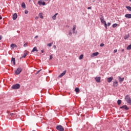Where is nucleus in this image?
<instances>
[{
	"mask_svg": "<svg viewBox=\"0 0 131 131\" xmlns=\"http://www.w3.org/2000/svg\"><path fill=\"white\" fill-rule=\"evenodd\" d=\"M88 10H92V7H88Z\"/></svg>",
	"mask_w": 131,
	"mask_h": 131,
	"instance_id": "79ce46f5",
	"label": "nucleus"
},
{
	"mask_svg": "<svg viewBox=\"0 0 131 131\" xmlns=\"http://www.w3.org/2000/svg\"><path fill=\"white\" fill-rule=\"evenodd\" d=\"M10 47L12 49H14V48H16V47H17V46H16V45H15V44H11Z\"/></svg>",
	"mask_w": 131,
	"mask_h": 131,
	"instance_id": "412c9836",
	"label": "nucleus"
},
{
	"mask_svg": "<svg viewBox=\"0 0 131 131\" xmlns=\"http://www.w3.org/2000/svg\"><path fill=\"white\" fill-rule=\"evenodd\" d=\"M22 71V69H21V68H18L15 71V74H16L17 75H18V74H20V73Z\"/></svg>",
	"mask_w": 131,
	"mask_h": 131,
	"instance_id": "20e7f679",
	"label": "nucleus"
},
{
	"mask_svg": "<svg viewBox=\"0 0 131 131\" xmlns=\"http://www.w3.org/2000/svg\"><path fill=\"white\" fill-rule=\"evenodd\" d=\"M120 109H125V110H128L129 108L127 107L126 105H123L122 106L120 107Z\"/></svg>",
	"mask_w": 131,
	"mask_h": 131,
	"instance_id": "423d86ee",
	"label": "nucleus"
},
{
	"mask_svg": "<svg viewBox=\"0 0 131 131\" xmlns=\"http://www.w3.org/2000/svg\"><path fill=\"white\" fill-rule=\"evenodd\" d=\"M75 91L76 93H79V88H75Z\"/></svg>",
	"mask_w": 131,
	"mask_h": 131,
	"instance_id": "4be33fe9",
	"label": "nucleus"
},
{
	"mask_svg": "<svg viewBox=\"0 0 131 131\" xmlns=\"http://www.w3.org/2000/svg\"><path fill=\"white\" fill-rule=\"evenodd\" d=\"M53 47H54V49H56V46H55V45L53 46Z\"/></svg>",
	"mask_w": 131,
	"mask_h": 131,
	"instance_id": "09e8293b",
	"label": "nucleus"
},
{
	"mask_svg": "<svg viewBox=\"0 0 131 131\" xmlns=\"http://www.w3.org/2000/svg\"><path fill=\"white\" fill-rule=\"evenodd\" d=\"M42 5L45 6L46 5V2H42Z\"/></svg>",
	"mask_w": 131,
	"mask_h": 131,
	"instance_id": "4c0bfd02",
	"label": "nucleus"
},
{
	"mask_svg": "<svg viewBox=\"0 0 131 131\" xmlns=\"http://www.w3.org/2000/svg\"><path fill=\"white\" fill-rule=\"evenodd\" d=\"M117 104H118V105H120L121 104V100H118L117 101Z\"/></svg>",
	"mask_w": 131,
	"mask_h": 131,
	"instance_id": "cd10ccee",
	"label": "nucleus"
},
{
	"mask_svg": "<svg viewBox=\"0 0 131 131\" xmlns=\"http://www.w3.org/2000/svg\"><path fill=\"white\" fill-rule=\"evenodd\" d=\"M125 100L126 101L127 103L129 104V105H131L130 97H129L128 95H126V96L125 97Z\"/></svg>",
	"mask_w": 131,
	"mask_h": 131,
	"instance_id": "f03ea898",
	"label": "nucleus"
},
{
	"mask_svg": "<svg viewBox=\"0 0 131 131\" xmlns=\"http://www.w3.org/2000/svg\"><path fill=\"white\" fill-rule=\"evenodd\" d=\"M11 61L13 62L14 65H16V59L14 58H11Z\"/></svg>",
	"mask_w": 131,
	"mask_h": 131,
	"instance_id": "ddd939ff",
	"label": "nucleus"
},
{
	"mask_svg": "<svg viewBox=\"0 0 131 131\" xmlns=\"http://www.w3.org/2000/svg\"><path fill=\"white\" fill-rule=\"evenodd\" d=\"M21 7L23 8V9H26V6L25 5V3H23L21 4Z\"/></svg>",
	"mask_w": 131,
	"mask_h": 131,
	"instance_id": "aec40b11",
	"label": "nucleus"
},
{
	"mask_svg": "<svg viewBox=\"0 0 131 131\" xmlns=\"http://www.w3.org/2000/svg\"><path fill=\"white\" fill-rule=\"evenodd\" d=\"M105 46V44L103 43H101L100 45V47H104Z\"/></svg>",
	"mask_w": 131,
	"mask_h": 131,
	"instance_id": "2f4dec72",
	"label": "nucleus"
},
{
	"mask_svg": "<svg viewBox=\"0 0 131 131\" xmlns=\"http://www.w3.org/2000/svg\"><path fill=\"white\" fill-rule=\"evenodd\" d=\"M83 55L82 54L79 56V60H81L82 59H83Z\"/></svg>",
	"mask_w": 131,
	"mask_h": 131,
	"instance_id": "c85d7f7f",
	"label": "nucleus"
},
{
	"mask_svg": "<svg viewBox=\"0 0 131 131\" xmlns=\"http://www.w3.org/2000/svg\"><path fill=\"white\" fill-rule=\"evenodd\" d=\"M56 129H57V130H59V131H64V127H63V126H62V125H57L56 127Z\"/></svg>",
	"mask_w": 131,
	"mask_h": 131,
	"instance_id": "7ed1b4c3",
	"label": "nucleus"
},
{
	"mask_svg": "<svg viewBox=\"0 0 131 131\" xmlns=\"http://www.w3.org/2000/svg\"><path fill=\"white\" fill-rule=\"evenodd\" d=\"M33 131H35V130H33Z\"/></svg>",
	"mask_w": 131,
	"mask_h": 131,
	"instance_id": "864d4df0",
	"label": "nucleus"
},
{
	"mask_svg": "<svg viewBox=\"0 0 131 131\" xmlns=\"http://www.w3.org/2000/svg\"><path fill=\"white\" fill-rule=\"evenodd\" d=\"M125 17L126 18H128V19H130L131 18V14H126L125 15Z\"/></svg>",
	"mask_w": 131,
	"mask_h": 131,
	"instance_id": "f8f14e48",
	"label": "nucleus"
},
{
	"mask_svg": "<svg viewBox=\"0 0 131 131\" xmlns=\"http://www.w3.org/2000/svg\"><path fill=\"white\" fill-rule=\"evenodd\" d=\"M25 14H27L28 13V11L27 10H25Z\"/></svg>",
	"mask_w": 131,
	"mask_h": 131,
	"instance_id": "37998d69",
	"label": "nucleus"
},
{
	"mask_svg": "<svg viewBox=\"0 0 131 131\" xmlns=\"http://www.w3.org/2000/svg\"><path fill=\"white\" fill-rule=\"evenodd\" d=\"M38 5H39V6H41V5H42V2L38 1Z\"/></svg>",
	"mask_w": 131,
	"mask_h": 131,
	"instance_id": "bb28decb",
	"label": "nucleus"
},
{
	"mask_svg": "<svg viewBox=\"0 0 131 131\" xmlns=\"http://www.w3.org/2000/svg\"><path fill=\"white\" fill-rule=\"evenodd\" d=\"M113 85L114 88H116L118 85V82L117 81H114Z\"/></svg>",
	"mask_w": 131,
	"mask_h": 131,
	"instance_id": "6e6552de",
	"label": "nucleus"
},
{
	"mask_svg": "<svg viewBox=\"0 0 131 131\" xmlns=\"http://www.w3.org/2000/svg\"><path fill=\"white\" fill-rule=\"evenodd\" d=\"M37 19H38V16H37V17H35L36 20H37Z\"/></svg>",
	"mask_w": 131,
	"mask_h": 131,
	"instance_id": "c03bdc74",
	"label": "nucleus"
},
{
	"mask_svg": "<svg viewBox=\"0 0 131 131\" xmlns=\"http://www.w3.org/2000/svg\"><path fill=\"white\" fill-rule=\"evenodd\" d=\"M40 71H41V70H39V71H38L36 72V74H38V73H39V72H40Z\"/></svg>",
	"mask_w": 131,
	"mask_h": 131,
	"instance_id": "c9c22d12",
	"label": "nucleus"
},
{
	"mask_svg": "<svg viewBox=\"0 0 131 131\" xmlns=\"http://www.w3.org/2000/svg\"><path fill=\"white\" fill-rule=\"evenodd\" d=\"M114 54H115V53H117V49H115L114 50Z\"/></svg>",
	"mask_w": 131,
	"mask_h": 131,
	"instance_id": "f704fd0d",
	"label": "nucleus"
},
{
	"mask_svg": "<svg viewBox=\"0 0 131 131\" xmlns=\"http://www.w3.org/2000/svg\"><path fill=\"white\" fill-rule=\"evenodd\" d=\"M28 54L27 52L25 53L24 55L22 56V57L20 58V59H22V58H25Z\"/></svg>",
	"mask_w": 131,
	"mask_h": 131,
	"instance_id": "6ab92c4d",
	"label": "nucleus"
},
{
	"mask_svg": "<svg viewBox=\"0 0 131 131\" xmlns=\"http://www.w3.org/2000/svg\"><path fill=\"white\" fill-rule=\"evenodd\" d=\"M104 27H105L106 29H107V23L104 24Z\"/></svg>",
	"mask_w": 131,
	"mask_h": 131,
	"instance_id": "58836bf2",
	"label": "nucleus"
},
{
	"mask_svg": "<svg viewBox=\"0 0 131 131\" xmlns=\"http://www.w3.org/2000/svg\"><path fill=\"white\" fill-rule=\"evenodd\" d=\"M2 18L3 17H2V16H0V20H2Z\"/></svg>",
	"mask_w": 131,
	"mask_h": 131,
	"instance_id": "8fccbe9b",
	"label": "nucleus"
},
{
	"mask_svg": "<svg viewBox=\"0 0 131 131\" xmlns=\"http://www.w3.org/2000/svg\"><path fill=\"white\" fill-rule=\"evenodd\" d=\"M37 37H38V36L37 35L35 37V38H37Z\"/></svg>",
	"mask_w": 131,
	"mask_h": 131,
	"instance_id": "49530a36",
	"label": "nucleus"
},
{
	"mask_svg": "<svg viewBox=\"0 0 131 131\" xmlns=\"http://www.w3.org/2000/svg\"><path fill=\"white\" fill-rule=\"evenodd\" d=\"M127 38H128V36H125L124 37V39H127Z\"/></svg>",
	"mask_w": 131,
	"mask_h": 131,
	"instance_id": "a19ab883",
	"label": "nucleus"
},
{
	"mask_svg": "<svg viewBox=\"0 0 131 131\" xmlns=\"http://www.w3.org/2000/svg\"><path fill=\"white\" fill-rule=\"evenodd\" d=\"M13 115H15V113H11V114H10V116H13Z\"/></svg>",
	"mask_w": 131,
	"mask_h": 131,
	"instance_id": "e433bc0d",
	"label": "nucleus"
},
{
	"mask_svg": "<svg viewBox=\"0 0 131 131\" xmlns=\"http://www.w3.org/2000/svg\"><path fill=\"white\" fill-rule=\"evenodd\" d=\"M127 50H128V51H129L130 50H131V45H129L127 47Z\"/></svg>",
	"mask_w": 131,
	"mask_h": 131,
	"instance_id": "a878e982",
	"label": "nucleus"
},
{
	"mask_svg": "<svg viewBox=\"0 0 131 131\" xmlns=\"http://www.w3.org/2000/svg\"><path fill=\"white\" fill-rule=\"evenodd\" d=\"M112 80H113V77H110L107 78V82H111Z\"/></svg>",
	"mask_w": 131,
	"mask_h": 131,
	"instance_id": "dca6fc26",
	"label": "nucleus"
},
{
	"mask_svg": "<svg viewBox=\"0 0 131 131\" xmlns=\"http://www.w3.org/2000/svg\"><path fill=\"white\" fill-rule=\"evenodd\" d=\"M39 16L41 19H43V16H42V14L41 13L39 14Z\"/></svg>",
	"mask_w": 131,
	"mask_h": 131,
	"instance_id": "b1692460",
	"label": "nucleus"
},
{
	"mask_svg": "<svg viewBox=\"0 0 131 131\" xmlns=\"http://www.w3.org/2000/svg\"><path fill=\"white\" fill-rule=\"evenodd\" d=\"M41 53H43L44 51H43V50H41Z\"/></svg>",
	"mask_w": 131,
	"mask_h": 131,
	"instance_id": "3c124183",
	"label": "nucleus"
},
{
	"mask_svg": "<svg viewBox=\"0 0 131 131\" xmlns=\"http://www.w3.org/2000/svg\"><path fill=\"white\" fill-rule=\"evenodd\" d=\"M126 8L128 10V11H130V12H131V7L130 6H126Z\"/></svg>",
	"mask_w": 131,
	"mask_h": 131,
	"instance_id": "393cba45",
	"label": "nucleus"
},
{
	"mask_svg": "<svg viewBox=\"0 0 131 131\" xmlns=\"http://www.w3.org/2000/svg\"><path fill=\"white\" fill-rule=\"evenodd\" d=\"M57 15H58V13H56L55 15H54L52 16V19H53V20H56Z\"/></svg>",
	"mask_w": 131,
	"mask_h": 131,
	"instance_id": "f3484780",
	"label": "nucleus"
},
{
	"mask_svg": "<svg viewBox=\"0 0 131 131\" xmlns=\"http://www.w3.org/2000/svg\"><path fill=\"white\" fill-rule=\"evenodd\" d=\"M119 78V80L120 81V82H122V81H123V80H124V78H121V77L119 76L118 77Z\"/></svg>",
	"mask_w": 131,
	"mask_h": 131,
	"instance_id": "2eb2a0df",
	"label": "nucleus"
},
{
	"mask_svg": "<svg viewBox=\"0 0 131 131\" xmlns=\"http://www.w3.org/2000/svg\"><path fill=\"white\" fill-rule=\"evenodd\" d=\"M95 80L97 82H101V79L100 78V77H95Z\"/></svg>",
	"mask_w": 131,
	"mask_h": 131,
	"instance_id": "9b49d317",
	"label": "nucleus"
},
{
	"mask_svg": "<svg viewBox=\"0 0 131 131\" xmlns=\"http://www.w3.org/2000/svg\"><path fill=\"white\" fill-rule=\"evenodd\" d=\"M75 29H76V26L74 25L73 28V33H74L75 34H77V31H75Z\"/></svg>",
	"mask_w": 131,
	"mask_h": 131,
	"instance_id": "39448f33",
	"label": "nucleus"
},
{
	"mask_svg": "<svg viewBox=\"0 0 131 131\" xmlns=\"http://www.w3.org/2000/svg\"><path fill=\"white\" fill-rule=\"evenodd\" d=\"M128 131H129V130H128Z\"/></svg>",
	"mask_w": 131,
	"mask_h": 131,
	"instance_id": "5fc2aeb1",
	"label": "nucleus"
},
{
	"mask_svg": "<svg viewBox=\"0 0 131 131\" xmlns=\"http://www.w3.org/2000/svg\"><path fill=\"white\" fill-rule=\"evenodd\" d=\"M17 17H18V15H17V13H14L12 16L13 20H16V19H17Z\"/></svg>",
	"mask_w": 131,
	"mask_h": 131,
	"instance_id": "1a4fd4ad",
	"label": "nucleus"
},
{
	"mask_svg": "<svg viewBox=\"0 0 131 131\" xmlns=\"http://www.w3.org/2000/svg\"><path fill=\"white\" fill-rule=\"evenodd\" d=\"M100 20L101 23H102V24H106V21L104 20V18H100Z\"/></svg>",
	"mask_w": 131,
	"mask_h": 131,
	"instance_id": "4468645a",
	"label": "nucleus"
},
{
	"mask_svg": "<svg viewBox=\"0 0 131 131\" xmlns=\"http://www.w3.org/2000/svg\"><path fill=\"white\" fill-rule=\"evenodd\" d=\"M117 26H118V24H114L113 25V28H115V27H117Z\"/></svg>",
	"mask_w": 131,
	"mask_h": 131,
	"instance_id": "5701e85b",
	"label": "nucleus"
},
{
	"mask_svg": "<svg viewBox=\"0 0 131 131\" xmlns=\"http://www.w3.org/2000/svg\"><path fill=\"white\" fill-rule=\"evenodd\" d=\"M24 47L25 48H26V47H27V42L26 43H25V44L24 45Z\"/></svg>",
	"mask_w": 131,
	"mask_h": 131,
	"instance_id": "72a5a7b5",
	"label": "nucleus"
},
{
	"mask_svg": "<svg viewBox=\"0 0 131 131\" xmlns=\"http://www.w3.org/2000/svg\"><path fill=\"white\" fill-rule=\"evenodd\" d=\"M121 52H124V49H122Z\"/></svg>",
	"mask_w": 131,
	"mask_h": 131,
	"instance_id": "de8ad7c7",
	"label": "nucleus"
},
{
	"mask_svg": "<svg viewBox=\"0 0 131 131\" xmlns=\"http://www.w3.org/2000/svg\"><path fill=\"white\" fill-rule=\"evenodd\" d=\"M129 2H131V0H129Z\"/></svg>",
	"mask_w": 131,
	"mask_h": 131,
	"instance_id": "603ef678",
	"label": "nucleus"
},
{
	"mask_svg": "<svg viewBox=\"0 0 131 131\" xmlns=\"http://www.w3.org/2000/svg\"><path fill=\"white\" fill-rule=\"evenodd\" d=\"M52 59H53V55H52V54H51V55H50V58H49V59H50V60H52Z\"/></svg>",
	"mask_w": 131,
	"mask_h": 131,
	"instance_id": "c756f323",
	"label": "nucleus"
},
{
	"mask_svg": "<svg viewBox=\"0 0 131 131\" xmlns=\"http://www.w3.org/2000/svg\"><path fill=\"white\" fill-rule=\"evenodd\" d=\"M52 45H53V43H48V44L47 45V46H48V47H51Z\"/></svg>",
	"mask_w": 131,
	"mask_h": 131,
	"instance_id": "7c9ffc66",
	"label": "nucleus"
},
{
	"mask_svg": "<svg viewBox=\"0 0 131 131\" xmlns=\"http://www.w3.org/2000/svg\"><path fill=\"white\" fill-rule=\"evenodd\" d=\"M110 25H111V23H107V26H110Z\"/></svg>",
	"mask_w": 131,
	"mask_h": 131,
	"instance_id": "ea45409f",
	"label": "nucleus"
},
{
	"mask_svg": "<svg viewBox=\"0 0 131 131\" xmlns=\"http://www.w3.org/2000/svg\"><path fill=\"white\" fill-rule=\"evenodd\" d=\"M12 90H18L20 89V84L18 83L15 84L12 86Z\"/></svg>",
	"mask_w": 131,
	"mask_h": 131,
	"instance_id": "f257e3e1",
	"label": "nucleus"
},
{
	"mask_svg": "<svg viewBox=\"0 0 131 131\" xmlns=\"http://www.w3.org/2000/svg\"><path fill=\"white\" fill-rule=\"evenodd\" d=\"M3 38V37L2 36H0V40Z\"/></svg>",
	"mask_w": 131,
	"mask_h": 131,
	"instance_id": "a18cd8bd",
	"label": "nucleus"
},
{
	"mask_svg": "<svg viewBox=\"0 0 131 131\" xmlns=\"http://www.w3.org/2000/svg\"><path fill=\"white\" fill-rule=\"evenodd\" d=\"M32 52H38V50H37V48H36V47H34L33 49L32 50Z\"/></svg>",
	"mask_w": 131,
	"mask_h": 131,
	"instance_id": "a211bd4d",
	"label": "nucleus"
},
{
	"mask_svg": "<svg viewBox=\"0 0 131 131\" xmlns=\"http://www.w3.org/2000/svg\"><path fill=\"white\" fill-rule=\"evenodd\" d=\"M66 74V71H64L60 75H59V78L63 77V76H64V75H65Z\"/></svg>",
	"mask_w": 131,
	"mask_h": 131,
	"instance_id": "9d476101",
	"label": "nucleus"
},
{
	"mask_svg": "<svg viewBox=\"0 0 131 131\" xmlns=\"http://www.w3.org/2000/svg\"><path fill=\"white\" fill-rule=\"evenodd\" d=\"M69 35H72V31H70L69 33Z\"/></svg>",
	"mask_w": 131,
	"mask_h": 131,
	"instance_id": "473e14b6",
	"label": "nucleus"
},
{
	"mask_svg": "<svg viewBox=\"0 0 131 131\" xmlns=\"http://www.w3.org/2000/svg\"><path fill=\"white\" fill-rule=\"evenodd\" d=\"M98 55H99V52L93 53L91 55V57H92V58L94 57H97V56H98Z\"/></svg>",
	"mask_w": 131,
	"mask_h": 131,
	"instance_id": "0eeeda50",
	"label": "nucleus"
}]
</instances>
